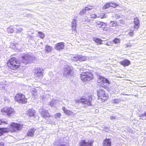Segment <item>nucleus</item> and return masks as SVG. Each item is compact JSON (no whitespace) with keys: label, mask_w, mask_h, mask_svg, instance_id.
<instances>
[{"label":"nucleus","mask_w":146,"mask_h":146,"mask_svg":"<svg viewBox=\"0 0 146 146\" xmlns=\"http://www.w3.org/2000/svg\"><path fill=\"white\" fill-rule=\"evenodd\" d=\"M7 65L8 68L12 70H17L21 66V62L15 57H12L7 61Z\"/></svg>","instance_id":"1"},{"label":"nucleus","mask_w":146,"mask_h":146,"mask_svg":"<svg viewBox=\"0 0 146 146\" xmlns=\"http://www.w3.org/2000/svg\"><path fill=\"white\" fill-rule=\"evenodd\" d=\"M97 83L98 87H103L106 89L108 88L110 83L107 79L100 76L97 78Z\"/></svg>","instance_id":"2"},{"label":"nucleus","mask_w":146,"mask_h":146,"mask_svg":"<svg viewBox=\"0 0 146 146\" xmlns=\"http://www.w3.org/2000/svg\"><path fill=\"white\" fill-rule=\"evenodd\" d=\"M98 99L102 102H103L107 100L109 98L108 94L103 90L100 89L97 91Z\"/></svg>","instance_id":"3"},{"label":"nucleus","mask_w":146,"mask_h":146,"mask_svg":"<svg viewBox=\"0 0 146 146\" xmlns=\"http://www.w3.org/2000/svg\"><path fill=\"white\" fill-rule=\"evenodd\" d=\"M11 127L9 131L11 133H15L21 130L23 128V124L13 122L11 123Z\"/></svg>","instance_id":"4"},{"label":"nucleus","mask_w":146,"mask_h":146,"mask_svg":"<svg viewBox=\"0 0 146 146\" xmlns=\"http://www.w3.org/2000/svg\"><path fill=\"white\" fill-rule=\"evenodd\" d=\"M14 99L15 102L19 104H25L27 102V98L24 94L21 93L16 94Z\"/></svg>","instance_id":"5"},{"label":"nucleus","mask_w":146,"mask_h":146,"mask_svg":"<svg viewBox=\"0 0 146 146\" xmlns=\"http://www.w3.org/2000/svg\"><path fill=\"white\" fill-rule=\"evenodd\" d=\"M94 78L92 73L90 71L82 72L80 74V78L83 81L89 80Z\"/></svg>","instance_id":"6"},{"label":"nucleus","mask_w":146,"mask_h":146,"mask_svg":"<svg viewBox=\"0 0 146 146\" xmlns=\"http://www.w3.org/2000/svg\"><path fill=\"white\" fill-rule=\"evenodd\" d=\"M43 69L40 67H37L34 70V78L36 79H41L43 76Z\"/></svg>","instance_id":"7"},{"label":"nucleus","mask_w":146,"mask_h":146,"mask_svg":"<svg viewBox=\"0 0 146 146\" xmlns=\"http://www.w3.org/2000/svg\"><path fill=\"white\" fill-rule=\"evenodd\" d=\"M1 111L3 114L9 116L15 113L13 108L9 107H5L3 108L1 110Z\"/></svg>","instance_id":"8"},{"label":"nucleus","mask_w":146,"mask_h":146,"mask_svg":"<svg viewBox=\"0 0 146 146\" xmlns=\"http://www.w3.org/2000/svg\"><path fill=\"white\" fill-rule=\"evenodd\" d=\"M21 58L22 62L25 65L29 63L32 60V56L28 54H24Z\"/></svg>","instance_id":"9"},{"label":"nucleus","mask_w":146,"mask_h":146,"mask_svg":"<svg viewBox=\"0 0 146 146\" xmlns=\"http://www.w3.org/2000/svg\"><path fill=\"white\" fill-rule=\"evenodd\" d=\"M94 141L91 140H88L87 142L85 140H82L79 143V146H92Z\"/></svg>","instance_id":"10"},{"label":"nucleus","mask_w":146,"mask_h":146,"mask_svg":"<svg viewBox=\"0 0 146 146\" xmlns=\"http://www.w3.org/2000/svg\"><path fill=\"white\" fill-rule=\"evenodd\" d=\"M133 28L134 30H137L140 26V21L138 18L136 17L134 19Z\"/></svg>","instance_id":"11"},{"label":"nucleus","mask_w":146,"mask_h":146,"mask_svg":"<svg viewBox=\"0 0 146 146\" xmlns=\"http://www.w3.org/2000/svg\"><path fill=\"white\" fill-rule=\"evenodd\" d=\"M64 42H60L55 44L54 48L57 50H60L64 48Z\"/></svg>","instance_id":"12"},{"label":"nucleus","mask_w":146,"mask_h":146,"mask_svg":"<svg viewBox=\"0 0 146 146\" xmlns=\"http://www.w3.org/2000/svg\"><path fill=\"white\" fill-rule=\"evenodd\" d=\"M36 129L34 128H31L29 130L26 134V136L30 137H33L34 136Z\"/></svg>","instance_id":"13"},{"label":"nucleus","mask_w":146,"mask_h":146,"mask_svg":"<svg viewBox=\"0 0 146 146\" xmlns=\"http://www.w3.org/2000/svg\"><path fill=\"white\" fill-rule=\"evenodd\" d=\"M119 63L123 66L126 67L128 66L131 64V62L130 60L125 59L119 62Z\"/></svg>","instance_id":"14"},{"label":"nucleus","mask_w":146,"mask_h":146,"mask_svg":"<svg viewBox=\"0 0 146 146\" xmlns=\"http://www.w3.org/2000/svg\"><path fill=\"white\" fill-rule=\"evenodd\" d=\"M103 146H111V142L110 139L106 138L104 140L103 142Z\"/></svg>","instance_id":"15"},{"label":"nucleus","mask_w":146,"mask_h":146,"mask_svg":"<svg viewBox=\"0 0 146 146\" xmlns=\"http://www.w3.org/2000/svg\"><path fill=\"white\" fill-rule=\"evenodd\" d=\"M76 20L75 19H72V31L76 32Z\"/></svg>","instance_id":"16"},{"label":"nucleus","mask_w":146,"mask_h":146,"mask_svg":"<svg viewBox=\"0 0 146 146\" xmlns=\"http://www.w3.org/2000/svg\"><path fill=\"white\" fill-rule=\"evenodd\" d=\"M9 131V129L7 128H0V136L3 135L4 133H8Z\"/></svg>","instance_id":"17"},{"label":"nucleus","mask_w":146,"mask_h":146,"mask_svg":"<svg viewBox=\"0 0 146 146\" xmlns=\"http://www.w3.org/2000/svg\"><path fill=\"white\" fill-rule=\"evenodd\" d=\"M106 25V24L103 22L98 21L96 22L95 26L97 28H101Z\"/></svg>","instance_id":"18"},{"label":"nucleus","mask_w":146,"mask_h":146,"mask_svg":"<svg viewBox=\"0 0 146 146\" xmlns=\"http://www.w3.org/2000/svg\"><path fill=\"white\" fill-rule=\"evenodd\" d=\"M92 96H89L88 97V99H86V100L85 101H83L84 102V104H85L88 106H91L92 105Z\"/></svg>","instance_id":"19"},{"label":"nucleus","mask_w":146,"mask_h":146,"mask_svg":"<svg viewBox=\"0 0 146 146\" xmlns=\"http://www.w3.org/2000/svg\"><path fill=\"white\" fill-rule=\"evenodd\" d=\"M41 116L43 118H46L50 117V115L49 112L46 110L42 111Z\"/></svg>","instance_id":"20"},{"label":"nucleus","mask_w":146,"mask_h":146,"mask_svg":"<svg viewBox=\"0 0 146 146\" xmlns=\"http://www.w3.org/2000/svg\"><path fill=\"white\" fill-rule=\"evenodd\" d=\"M94 42L97 45H100L102 44L103 40L98 38H93Z\"/></svg>","instance_id":"21"},{"label":"nucleus","mask_w":146,"mask_h":146,"mask_svg":"<svg viewBox=\"0 0 146 146\" xmlns=\"http://www.w3.org/2000/svg\"><path fill=\"white\" fill-rule=\"evenodd\" d=\"M62 108L64 113L67 115H70L73 113L70 110L66 109L64 106L62 107Z\"/></svg>","instance_id":"22"},{"label":"nucleus","mask_w":146,"mask_h":146,"mask_svg":"<svg viewBox=\"0 0 146 146\" xmlns=\"http://www.w3.org/2000/svg\"><path fill=\"white\" fill-rule=\"evenodd\" d=\"M35 111L32 109H29L27 111V114L29 117L33 116L35 115Z\"/></svg>","instance_id":"23"},{"label":"nucleus","mask_w":146,"mask_h":146,"mask_svg":"<svg viewBox=\"0 0 146 146\" xmlns=\"http://www.w3.org/2000/svg\"><path fill=\"white\" fill-rule=\"evenodd\" d=\"M45 49L46 52L48 53L51 51L52 50V48L50 46L46 45L45 46Z\"/></svg>","instance_id":"24"},{"label":"nucleus","mask_w":146,"mask_h":146,"mask_svg":"<svg viewBox=\"0 0 146 146\" xmlns=\"http://www.w3.org/2000/svg\"><path fill=\"white\" fill-rule=\"evenodd\" d=\"M71 60L74 61H79V55H75L71 57Z\"/></svg>","instance_id":"25"},{"label":"nucleus","mask_w":146,"mask_h":146,"mask_svg":"<svg viewBox=\"0 0 146 146\" xmlns=\"http://www.w3.org/2000/svg\"><path fill=\"white\" fill-rule=\"evenodd\" d=\"M86 98L85 97L82 96L81 97L80 99L77 100V101L78 103H81L84 104V102L83 101H85V100H86Z\"/></svg>","instance_id":"26"},{"label":"nucleus","mask_w":146,"mask_h":146,"mask_svg":"<svg viewBox=\"0 0 146 146\" xmlns=\"http://www.w3.org/2000/svg\"><path fill=\"white\" fill-rule=\"evenodd\" d=\"M86 57L81 55H79V61H85L86 60Z\"/></svg>","instance_id":"27"},{"label":"nucleus","mask_w":146,"mask_h":146,"mask_svg":"<svg viewBox=\"0 0 146 146\" xmlns=\"http://www.w3.org/2000/svg\"><path fill=\"white\" fill-rule=\"evenodd\" d=\"M86 11L91 10L94 8V6L92 5H88L84 8Z\"/></svg>","instance_id":"28"},{"label":"nucleus","mask_w":146,"mask_h":146,"mask_svg":"<svg viewBox=\"0 0 146 146\" xmlns=\"http://www.w3.org/2000/svg\"><path fill=\"white\" fill-rule=\"evenodd\" d=\"M110 7H113V8H115L119 6V5L113 2H110Z\"/></svg>","instance_id":"29"},{"label":"nucleus","mask_w":146,"mask_h":146,"mask_svg":"<svg viewBox=\"0 0 146 146\" xmlns=\"http://www.w3.org/2000/svg\"><path fill=\"white\" fill-rule=\"evenodd\" d=\"M7 31L9 33H12L14 32V30L12 27H10L7 28Z\"/></svg>","instance_id":"30"},{"label":"nucleus","mask_w":146,"mask_h":146,"mask_svg":"<svg viewBox=\"0 0 146 146\" xmlns=\"http://www.w3.org/2000/svg\"><path fill=\"white\" fill-rule=\"evenodd\" d=\"M120 101V99H113L112 100V104H118L119 103Z\"/></svg>","instance_id":"31"},{"label":"nucleus","mask_w":146,"mask_h":146,"mask_svg":"<svg viewBox=\"0 0 146 146\" xmlns=\"http://www.w3.org/2000/svg\"><path fill=\"white\" fill-rule=\"evenodd\" d=\"M38 34L39 37L43 39L44 37V35L42 32L39 31Z\"/></svg>","instance_id":"32"},{"label":"nucleus","mask_w":146,"mask_h":146,"mask_svg":"<svg viewBox=\"0 0 146 146\" xmlns=\"http://www.w3.org/2000/svg\"><path fill=\"white\" fill-rule=\"evenodd\" d=\"M113 42L115 44H117L120 43V40L119 38H115L113 40Z\"/></svg>","instance_id":"33"},{"label":"nucleus","mask_w":146,"mask_h":146,"mask_svg":"<svg viewBox=\"0 0 146 146\" xmlns=\"http://www.w3.org/2000/svg\"><path fill=\"white\" fill-rule=\"evenodd\" d=\"M117 24V22L115 21H111L110 23V25L111 27L115 26Z\"/></svg>","instance_id":"34"},{"label":"nucleus","mask_w":146,"mask_h":146,"mask_svg":"<svg viewBox=\"0 0 146 146\" xmlns=\"http://www.w3.org/2000/svg\"><path fill=\"white\" fill-rule=\"evenodd\" d=\"M110 7V2L106 3L103 7V8L104 9H106Z\"/></svg>","instance_id":"35"},{"label":"nucleus","mask_w":146,"mask_h":146,"mask_svg":"<svg viewBox=\"0 0 146 146\" xmlns=\"http://www.w3.org/2000/svg\"><path fill=\"white\" fill-rule=\"evenodd\" d=\"M86 11L84 8H83L80 12L79 14L80 15H84L86 13Z\"/></svg>","instance_id":"36"},{"label":"nucleus","mask_w":146,"mask_h":146,"mask_svg":"<svg viewBox=\"0 0 146 146\" xmlns=\"http://www.w3.org/2000/svg\"><path fill=\"white\" fill-rule=\"evenodd\" d=\"M3 124H7V121L6 120L5 121H2V119H0V125H2Z\"/></svg>","instance_id":"37"},{"label":"nucleus","mask_w":146,"mask_h":146,"mask_svg":"<svg viewBox=\"0 0 146 146\" xmlns=\"http://www.w3.org/2000/svg\"><path fill=\"white\" fill-rule=\"evenodd\" d=\"M97 17V15L95 14H92L90 15V18L91 19H95Z\"/></svg>","instance_id":"38"},{"label":"nucleus","mask_w":146,"mask_h":146,"mask_svg":"<svg viewBox=\"0 0 146 146\" xmlns=\"http://www.w3.org/2000/svg\"><path fill=\"white\" fill-rule=\"evenodd\" d=\"M61 116V114L60 113H57L55 115V118H60Z\"/></svg>","instance_id":"39"},{"label":"nucleus","mask_w":146,"mask_h":146,"mask_svg":"<svg viewBox=\"0 0 146 146\" xmlns=\"http://www.w3.org/2000/svg\"><path fill=\"white\" fill-rule=\"evenodd\" d=\"M106 44L109 46H113V44L112 41H109L107 42Z\"/></svg>","instance_id":"40"},{"label":"nucleus","mask_w":146,"mask_h":146,"mask_svg":"<svg viewBox=\"0 0 146 146\" xmlns=\"http://www.w3.org/2000/svg\"><path fill=\"white\" fill-rule=\"evenodd\" d=\"M37 92L36 89H34L33 90H32L31 91V93L34 96H35L37 94Z\"/></svg>","instance_id":"41"},{"label":"nucleus","mask_w":146,"mask_h":146,"mask_svg":"<svg viewBox=\"0 0 146 146\" xmlns=\"http://www.w3.org/2000/svg\"><path fill=\"white\" fill-rule=\"evenodd\" d=\"M91 19V18H90V17H86V18L85 19V21L86 22H90Z\"/></svg>","instance_id":"42"},{"label":"nucleus","mask_w":146,"mask_h":146,"mask_svg":"<svg viewBox=\"0 0 146 146\" xmlns=\"http://www.w3.org/2000/svg\"><path fill=\"white\" fill-rule=\"evenodd\" d=\"M128 34L130 36H133L134 35L133 30H130L128 33Z\"/></svg>","instance_id":"43"},{"label":"nucleus","mask_w":146,"mask_h":146,"mask_svg":"<svg viewBox=\"0 0 146 146\" xmlns=\"http://www.w3.org/2000/svg\"><path fill=\"white\" fill-rule=\"evenodd\" d=\"M105 13H101L100 15L99 16H98L99 18H100L102 19L104 18L105 17Z\"/></svg>","instance_id":"44"},{"label":"nucleus","mask_w":146,"mask_h":146,"mask_svg":"<svg viewBox=\"0 0 146 146\" xmlns=\"http://www.w3.org/2000/svg\"><path fill=\"white\" fill-rule=\"evenodd\" d=\"M72 72V70L71 69H70L68 70L67 72V74L68 75L71 74Z\"/></svg>","instance_id":"45"},{"label":"nucleus","mask_w":146,"mask_h":146,"mask_svg":"<svg viewBox=\"0 0 146 146\" xmlns=\"http://www.w3.org/2000/svg\"><path fill=\"white\" fill-rule=\"evenodd\" d=\"M0 146H5L4 143L3 142H0Z\"/></svg>","instance_id":"46"},{"label":"nucleus","mask_w":146,"mask_h":146,"mask_svg":"<svg viewBox=\"0 0 146 146\" xmlns=\"http://www.w3.org/2000/svg\"><path fill=\"white\" fill-rule=\"evenodd\" d=\"M141 116H146V111L144 113L142 114H141Z\"/></svg>","instance_id":"47"},{"label":"nucleus","mask_w":146,"mask_h":146,"mask_svg":"<svg viewBox=\"0 0 146 146\" xmlns=\"http://www.w3.org/2000/svg\"><path fill=\"white\" fill-rule=\"evenodd\" d=\"M115 117H113V116H111L110 117V118L111 119H115Z\"/></svg>","instance_id":"48"},{"label":"nucleus","mask_w":146,"mask_h":146,"mask_svg":"<svg viewBox=\"0 0 146 146\" xmlns=\"http://www.w3.org/2000/svg\"><path fill=\"white\" fill-rule=\"evenodd\" d=\"M60 146H66V145L65 144H61L60 145Z\"/></svg>","instance_id":"49"}]
</instances>
